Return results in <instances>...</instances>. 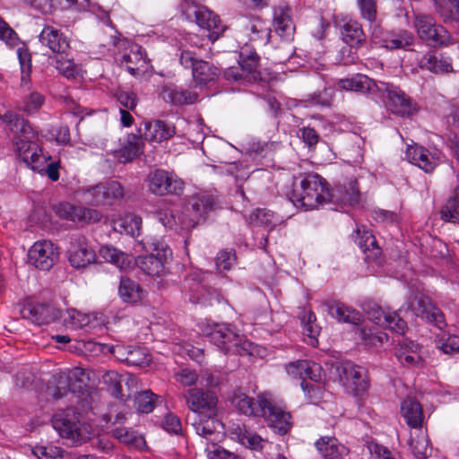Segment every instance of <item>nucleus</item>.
<instances>
[{
  "mask_svg": "<svg viewBox=\"0 0 459 459\" xmlns=\"http://www.w3.org/2000/svg\"><path fill=\"white\" fill-rule=\"evenodd\" d=\"M190 414L186 415V423L190 424L196 434L209 441H215L220 435L219 428L223 425L218 415V397L215 393L201 388H191L186 394Z\"/></svg>",
  "mask_w": 459,
  "mask_h": 459,
  "instance_id": "nucleus-1",
  "label": "nucleus"
},
{
  "mask_svg": "<svg viewBox=\"0 0 459 459\" xmlns=\"http://www.w3.org/2000/svg\"><path fill=\"white\" fill-rule=\"evenodd\" d=\"M289 199L298 208L313 210L331 202L332 195L325 178L318 174H308L299 186L293 185Z\"/></svg>",
  "mask_w": 459,
  "mask_h": 459,
  "instance_id": "nucleus-2",
  "label": "nucleus"
},
{
  "mask_svg": "<svg viewBox=\"0 0 459 459\" xmlns=\"http://www.w3.org/2000/svg\"><path fill=\"white\" fill-rule=\"evenodd\" d=\"M79 413L72 408L56 413L52 418V426L61 437L67 439L72 445L86 442L91 434V426L82 422Z\"/></svg>",
  "mask_w": 459,
  "mask_h": 459,
  "instance_id": "nucleus-3",
  "label": "nucleus"
},
{
  "mask_svg": "<svg viewBox=\"0 0 459 459\" xmlns=\"http://www.w3.org/2000/svg\"><path fill=\"white\" fill-rule=\"evenodd\" d=\"M413 28L420 40L433 48L448 47L455 44L448 30L438 24L434 16L424 13H413Z\"/></svg>",
  "mask_w": 459,
  "mask_h": 459,
  "instance_id": "nucleus-4",
  "label": "nucleus"
},
{
  "mask_svg": "<svg viewBox=\"0 0 459 459\" xmlns=\"http://www.w3.org/2000/svg\"><path fill=\"white\" fill-rule=\"evenodd\" d=\"M209 341L218 349L227 353L242 354V351H247L250 343L244 341L238 334L236 328L227 324H216L210 333H207Z\"/></svg>",
  "mask_w": 459,
  "mask_h": 459,
  "instance_id": "nucleus-5",
  "label": "nucleus"
},
{
  "mask_svg": "<svg viewBox=\"0 0 459 459\" xmlns=\"http://www.w3.org/2000/svg\"><path fill=\"white\" fill-rule=\"evenodd\" d=\"M403 308L406 312H411L417 317L426 319L440 330L446 326L443 312L420 292L411 293L403 304Z\"/></svg>",
  "mask_w": 459,
  "mask_h": 459,
  "instance_id": "nucleus-6",
  "label": "nucleus"
},
{
  "mask_svg": "<svg viewBox=\"0 0 459 459\" xmlns=\"http://www.w3.org/2000/svg\"><path fill=\"white\" fill-rule=\"evenodd\" d=\"M149 191L157 196L180 195L185 187L184 181L174 172L161 169L151 171L146 178Z\"/></svg>",
  "mask_w": 459,
  "mask_h": 459,
  "instance_id": "nucleus-7",
  "label": "nucleus"
},
{
  "mask_svg": "<svg viewBox=\"0 0 459 459\" xmlns=\"http://www.w3.org/2000/svg\"><path fill=\"white\" fill-rule=\"evenodd\" d=\"M154 253L138 256L136 264L146 274L161 277L169 273V265L172 258L171 249L163 244H153Z\"/></svg>",
  "mask_w": 459,
  "mask_h": 459,
  "instance_id": "nucleus-8",
  "label": "nucleus"
},
{
  "mask_svg": "<svg viewBox=\"0 0 459 459\" xmlns=\"http://www.w3.org/2000/svg\"><path fill=\"white\" fill-rule=\"evenodd\" d=\"M187 202L189 206L184 211L187 217L186 226H191L192 229L204 221L207 214L219 206L217 198L206 193H197L190 196Z\"/></svg>",
  "mask_w": 459,
  "mask_h": 459,
  "instance_id": "nucleus-9",
  "label": "nucleus"
},
{
  "mask_svg": "<svg viewBox=\"0 0 459 459\" xmlns=\"http://www.w3.org/2000/svg\"><path fill=\"white\" fill-rule=\"evenodd\" d=\"M339 378L345 389L355 396L363 395L369 387L367 369L352 363L341 367Z\"/></svg>",
  "mask_w": 459,
  "mask_h": 459,
  "instance_id": "nucleus-10",
  "label": "nucleus"
},
{
  "mask_svg": "<svg viewBox=\"0 0 459 459\" xmlns=\"http://www.w3.org/2000/svg\"><path fill=\"white\" fill-rule=\"evenodd\" d=\"M383 98L386 108L399 117H411L417 111V104L399 87L385 84Z\"/></svg>",
  "mask_w": 459,
  "mask_h": 459,
  "instance_id": "nucleus-11",
  "label": "nucleus"
},
{
  "mask_svg": "<svg viewBox=\"0 0 459 459\" xmlns=\"http://www.w3.org/2000/svg\"><path fill=\"white\" fill-rule=\"evenodd\" d=\"M342 36L343 41L349 45L341 50L342 55V61L343 65L354 64L358 59L352 48H359L366 41V35L363 31L361 24L355 20H349L346 22L342 29Z\"/></svg>",
  "mask_w": 459,
  "mask_h": 459,
  "instance_id": "nucleus-12",
  "label": "nucleus"
},
{
  "mask_svg": "<svg viewBox=\"0 0 459 459\" xmlns=\"http://www.w3.org/2000/svg\"><path fill=\"white\" fill-rule=\"evenodd\" d=\"M67 254L70 264L77 269L86 268L96 261L95 251L90 247L86 238L81 234L70 237Z\"/></svg>",
  "mask_w": 459,
  "mask_h": 459,
  "instance_id": "nucleus-13",
  "label": "nucleus"
},
{
  "mask_svg": "<svg viewBox=\"0 0 459 459\" xmlns=\"http://www.w3.org/2000/svg\"><path fill=\"white\" fill-rule=\"evenodd\" d=\"M22 318L38 325H49L63 317V311L49 303H28L21 310Z\"/></svg>",
  "mask_w": 459,
  "mask_h": 459,
  "instance_id": "nucleus-14",
  "label": "nucleus"
},
{
  "mask_svg": "<svg viewBox=\"0 0 459 459\" xmlns=\"http://www.w3.org/2000/svg\"><path fill=\"white\" fill-rule=\"evenodd\" d=\"M30 262L40 270H49L59 258L57 247L50 240L37 241L28 253Z\"/></svg>",
  "mask_w": 459,
  "mask_h": 459,
  "instance_id": "nucleus-15",
  "label": "nucleus"
},
{
  "mask_svg": "<svg viewBox=\"0 0 459 459\" xmlns=\"http://www.w3.org/2000/svg\"><path fill=\"white\" fill-rule=\"evenodd\" d=\"M53 210L59 218L73 222L94 223L100 221L102 217L98 210L75 206L68 203L55 205Z\"/></svg>",
  "mask_w": 459,
  "mask_h": 459,
  "instance_id": "nucleus-16",
  "label": "nucleus"
},
{
  "mask_svg": "<svg viewBox=\"0 0 459 459\" xmlns=\"http://www.w3.org/2000/svg\"><path fill=\"white\" fill-rule=\"evenodd\" d=\"M264 414H260L268 422L270 428L280 435H285L292 427L291 415L290 412L276 405L269 399L262 402Z\"/></svg>",
  "mask_w": 459,
  "mask_h": 459,
  "instance_id": "nucleus-17",
  "label": "nucleus"
},
{
  "mask_svg": "<svg viewBox=\"0 0 459 459\" xmlns=\"http://www.w3.org/2000/svg\"><path fill=\"white\" fill-rule=\"evenodd\" d=\"M267 399L264 394H260L255 401V398L249 396L240 388L235 389L230 397L231 405L239 413L254 417H260V414H264L262 402H266Z\"/></svg>",
  "mask_w": 459,
  "mask_h": 459,
  "instance_id": "nucleus-18",
  "label": "nucleus"
},
{
  "mask_svg": "<svg viewBox=\"0 0 459 459\" xmlns=\"http://www.w3.org/2000/svg\"><path fill=\"white\" fill-rule=\"evenodd\" d=\"M18 156L33 171L42 173L47 158L41 153L38 143L32 139H19L16 142Z\"/></svg>",
  "mask_w": 459,
  "mask_h": 459,
  "instance_id": "nucleus-19",
  "label": "nucleus"
},
{
  "mask_svg": "<svg viewBox=\"0 0 459 459\" xmlns=\"http://www.w3.org/2000/svg\"><path fill=\"white\" fill-rule=\"evenodd\" d=\"M39 40L42 46L47 47L52 53L58 56H67L71 50L68 38L60 30L51 25L44 26L39 36Z\"/></svg>",
  "mask_w": 459,
  "mask_h": 459,
  "instance_id": "nucleus-20",
  "label": "nucleus"
},
{
  "mask_svg": "<svg viewBox=\"0 0 459 459\" xmlns=\"http://www.w3.org/2000/svg\"><path fill=\"white\" fill-rule=\"evenodd\" d=\"M366 313L374 324L389 328L395 333H403L407 328L406 322L396 312L385 313L377 304L369 305Z\"/></svg>",
  "mask_w": 459,
  "mask_h": 459,
  "instance_id": "nucleus-21",
  "label": "nucleus"
},
{
  "mask_svg": "<svg viewBox=\"0 0 459 459\" xmlns=\"http://www.w3.org/2000/svg\"><path fill=\"white\" fill-rule=\"evenodd\" d=\"M354 233V241L365 254V259L368 262L379 263L382 250L372 232L365 226H357Z\"/></svg>",
  "mask_w": 459,
  "mask_h": 459,
  "instance_id": "nucleus-22",
  "label": "nucleus"
},
{
  "mask_svg": "<svg viewBox=\"0 0 459 459\" xmlns=\"http://www.w3.org/2000/svg\"><path fill=\"white\" fill-rule=\"evenodd\" d=\"M285 368L290 376L294 378L301 379L302 382H306L307 378L315 383H319L322 380V367L311 360H297L290 362L285 366Z\"/></svg>",
  "mask_w": 459,
  "mask_h": 459,
  "instance_id": "nucleus-23",
  "label": "nucleus"
},
{
  "mask_svg": "<svg viewBox=\"0 0 459 459\" xmlns=\"http://www.w3.org/2000/svg\"><path fill=\"white\" fill-rule=\"evenodd\" d=\"M195 18L196 24L209 32L208 37L212 42L217 40L225 30L220 17L207 8H198L195 12Z\"/></svg>",
  "mask_w": 459,
  "mask_h": 459,
  "instance_id": "nucleus-24",
  "label": "nucleus"
},
{
  "mask_svg": "<svg viewBox=\"0 0 459 459\" xmlns=\"http://www.w3.org/2000/svg\"><path fill=\"white\" fill-rule=\"evenodd\" d=\"M273 27L275 33L284 40H290L295 32L292 12L289 7H276L273 10Z\"/></svg>",
  "mask_w": 459,
  "mask_h": 459,
  "instance_id": "nucleus-25",
  "label": "nucleus"
},
{
  "mask_svg": "<svg viewBox=\"0 0 459 459\" xmlns=\"http://www.w3.org/2000/svg\"><path fill=\"white\" fill-rule=\"evenodd\" d=\"M117 62L135 76L145 65L142 47L137 44H127L122 56L117 58Z\"/></svg>",
  "mask_w": 459,
  "mask_h": 459,
  "instance_id": "nucleus-26",
  "label": "nucleus"
},
{
  "mask_svg": "<svg viewBox=\"0 0 459 459\" xmlns=\"http://www.w3.org/2000/svg\"><path fill=\"white\" fill-rule=\"evenodd\" d=\"M176 134L174 125L162 121L154 120L144 123L143 139L148 142L161 143L168 141Z\"/></svg>",
  "mask_w": 459,
  "mask_h": 459,
  "instance_id": "nucleus-27",
  "label": "nucleus"
},
{
  "mask_svg": "<svg viewBox=\"0 0 459 459\" xmlns=\"http://www.w3.org/2000/svg\"><path fill=\"white\" fill-rule=\"evenodd\" d=\"M337 85L342 90L360 93L374 94L378 90L377 82L362 74H357L351 77L341 79L338 81Z\"/></svg>",
  "mask_w": 459,
  "mask_h": 459,
  "instance_id": "nucleus-28",
  "label": "nucleus"
},
{
  "mask_svg": "<svg viewBox=\"0 0 459 459\" xmlns=\"http://www.w3.org/2000/svg\"><path fill=\"white\" fill-rule=\"evenodd\" d=\"M160 96L166 102L175 106L192 105L198 99V93L192 89L178 86L164 87Z\"/></svg>",
  "mask_w": 459,
  "mask_h": 459,
  "instance_id": "nucleus-29",
  "label": "nucleus"
},
{
  "mask_svg": "<svg viewBox=\"0 0 459 459\" xmlns=\"http://www.w3.org/2000/svg\"><path fill=\"white\" fill-rule=\"evenodd\" d=\"M327 313L338 322L359 325L361 322V314L344 304L332 300L324 303Z\"/></svg>",
  "mask_w": 459,
  "mask_h": 459,
  "instance_id": "nucleus-30",
  "label": "nucleus"
},
{
  "mask_svg": "<svg viewBox=\"0 0 459 459\" xmlns=\"http://www.w3.org/2000/svg\"><path fill=\"white\" fill-rule=\"evenodd\" d=\"M156 217L166 228L178 230H190L191 226H186L187 217L185 211L178 212L169 207L160 208L156 212Z\"/></svg>",
  "mask_w": 459,
  "mask_h": 459,
  "instance_id": "nucleus-31",
  "label": "nucleus"
},
{
  "mask_svg": "<svg viewBox=\"0 0 459 459\" xmlns=\"http://www.w3.org/2000/svg\"><path fill=\"white\" fill-rule=\"evenodd\" d=\"M409 161L427 173H431L437 165V161L431 156L429 150L422 146H410L406 151Z\"/></svg>",
  "mask_w": 459,
  "mask_h": 459,
  "instance_id": "nucleus-32",
  "label": "nucleus"
},
{
  "mask_svg": "<svg viewBox=\"0 0 459 459\" xmlns=\"http://www.w3.org/2000/svg\"><path fill=\"white\" fill-rule=\"evenodd\" d=\"M0 119L5 123L8 128L16 134H20L19 139H33L35 133L28 121L20 115L6 111L4 115H0Z\"/></svg>",
  "mask_w": 459,
  "mask_h": 459,
  "instance_id": "nucleus-33",
  "label": "nucleus"
},
{
  "mask_svg": "<svg viewBox=\"0 0 459 459\" xmlns=\"http://www.w3.org/2000/svg\"><path fill=\"white\" fill-rule=\"evenodd\" d=\"M401 413L409 427L420 428L424 415L420 403L414 398L408 397L402 402Z\"/></svg>",
  "mask_w": 459,
  "mask_h": 459,
  "instance_id": "nucleus-34",
  "label": "nucleus"
},
{
  "mask_svg": "<svg viewBox=\"0 0 459 459\" xmlns=\"http://www.w3.org/2000/svg\"><path fill=\"white\" fill-rule=\"evenodd\" d=\"M420 346L412 341L403 339L395 347V356L403 366H416L420 362Z\"/></svg>",
  "mask_w": 459,
  "mask_h": 459,
  "instance_id": "nucleus-35",
  "label": "nucleus"
},
{
  "mask_svg": "<svg viewBox=\"0 0 459 459\" xmlns=\"http://www.w3.org/2000/svg\"><path fill=\"white\" fill-rule=\"evenodd\" d=\"M315 446L324 459H343L346 452L345 446L334 437H322Z\"/></svg>",
  "mask_w": 459,
  "mask_h": 459,
  "instance_id": "nucleus-36",
  "label": "nucleus"
},
{
  "mask_svg": "<svg viewBox=\"0 0 459 459\" xmlns=\"http://www.w3.org/2000/svg\"><path fill=\"white\" fill-rule=\"evenodd\" d=\"M331 202L341 203L343 204L354 205L359 203V191L356 180H351L348 186H336L331 190Z\"/></svg>",
  "mask_w": 459,
  "mask_h": 459,
  "instance_id": "nucleus-37",
  "label": "nucleus"
},
{
  "mask_svg": "<svg viewBox=\"0 0 459 459\" xmlns=\"http://www.w3.org/2000/svg\"><path fill=\"white\" fill-rule=\"evenodd\" d=\"M246 31L248 32L250 40L259 41L263 44L270 42L272 29L267 22L259 17H252L245 24Z\"/></svg>",
  "mask_w": 459,
  "mask_h": 459,
  "instance_id": "nucleus-38",
  "label": "nucleus"
},
{
  "mask_svg": "<svg viewBox=\"0 0 459 459\" xmlns=\"http://www.w3.org/2000/svg\"><path fill=\"white\" fill-rule=\"evenodd\" d=\"M143 135L129 134L126 144L119 150L118 158L123 162H129L143 153Z\"/></svg>",
  "mask_w": 459,
  "mask_h": 459,
  "instance_id": "nucleus-39",
  "label": "nucleus"
},
{
  "mask_svg": "<svg viewBox=\"0 0 459 459\" xmlns=\"http://www.w3.org/2000/svg\"><path fill=\"white\" fill-rule=\"evenodd\" d=\"M118 295L123 302L135 304L142 300L143 290L137 281L123 276L119 282Z\"/></svg>",
  "mask_w": 459,
  "mask_h": 459,
  "instance_id": "nucleus-40",
  "label": "nucleus"
},
{
  "mask_svg": "<svg viewBox=\"0 0 459 459\" xmlns=\"http://www.w3.org/2000/svg\"><path fill=\"white\" fill-rule=\"evenodd\" d=\"M219 67L213 64L200 59L192 71L194 81L198 85H206L214 82L220 75Z\"/></svg>",
  "mask_w": 459,
  "mask_h": 459,
  "instance_id": "nucleus-41",
  "label": "nucleus"
},
{
  "mask_svg": "<svg viewBox=\"0 0 459 459\" xmlns=\"http://www.w3.org/2000/svg\"><path fill=\"white\" fill-rule=\"evenodd\" d=\"M232 438L238 440L241 445L254 450L263 448L264 440L257 434L247 430L245 426L236 425L230 429Z\"/></svg>",
  "mask_w": 459,
  "mask_h": 459,
  "instance_id": "nucleus-42",
  "label": "nucleus"
},
{
  "mask_svg": "<svg viewBox=\"0 0 459 459\" xmlns=\"http://www.w3.org/2000/svg\"><path fill=\"white\" fill-rule=\"evenodd\" d=\"M420 66L434 74L453 72L452 60L450 57L438 58L432 53H427L420 60Z\"/></svg>",
  "mask_w": 459,
  "mask_h": 459,
  "instance_id": "nucleus-43",
  "label": "nucleus"
},
{
  "mask_svg": "<svg viewBox=\"0 0 459 459\" xmlns=\"http://www.w3.org/2000/svg\"><path fill=\"white\" fill-rule=\"evenodd\" d=\"M440 217L444 221L459 224V185L441 207Z\"/></svg>",
  "mask_w": 459,
  "mask_h": 459,
  "instance_id": "nucleus-44",
  "label": "nucleus"
},
{
  "mask_svg": "<svg viewBox=\"0 0 459 459\" xmlns=\"http://www.w3.org/2000/svg\"><path fill=\"white\" fill-rule=\"evenodd\" d=\"M413 34L406 30H400L397 32L386 34L384 39V48L390 50L404 49L414 43Z\"/></svg>",
  "mask_w": 459,
  "mask_h": 459,
  "instance_id": "nucleus-45",
  "label": "nucleus"
},
{
  "mask_svg": "<svg viewBox=\"0 0 459 459\" xmlns=\"http://www.w3.org/2000/svg\"><path fill=\"white\" fill-rule=\"evenodd\" d=\"M100 253L107 262L113 264L120 269L129 266L132 261L130 255L112 247H102Z\"/></svg>",
  "mask_w": 459,
  "mask_h": 459,
  "instance_id": "nucleus-46",
  "label": "nucleus"
},
{
  "mask_svg": "<svg viewBox=\"0 0 459 459\" xmlns=\"http://www.w3.org/2000/svg\"><path fill=\"white\" fill-rule=\"evenodd\" d=\"M69 381L70 377L65 373H58L53 376L50 383L53 386H48V391L55 400L61 399L67 394L70 390Z\"/></svg>",
  "mask_w": 459,
  "mask_h": 459,
  "instance_id": "nucleus-47",
  "label": "nucleus"
},
{
  "mask_svg": "<svg viewBox=\"0 0 459 459\" xmlns=\"http://www.w3.org/2000/svg\"><path fill=\"white\" fill-rule=\"evenodd\" d=\"M103 184L96 185L92 187L82 189L80 192L81 199L83 203L92 206L105 205Z\"/></svg>",
  "mask_w": 459,
  "mask_h": 459,
  "instance_id": "nucleus-48",
  "label": "nucleus"
},
{
  "mask_svg": "<svg viewBox=\"0 0 459 459\" xmlns=\"http://www.w3.org/2000/svg\"><path fill=\"white\" fill-rule=\"evenodd\" d=\"M157 395L151 390L139 392L134 395V406L138 412L149 413L152 411L155 407V399Z\"/></svg>",
  "mask_w": 459,
  "mask_h": 459,
  "instance_id": "nucleus-49",
  "label": "nucleus"
},
{
  "mask_svg": "<svg viewBox=\"0 0 459 459\" xmlns=\"http://www.w3.org/2000/svg\"><path fill=\"white\" fill-rule=\"evenodd\" d=\"M190 299L193 303H198L204 306H212L214 302H220V295L214 289L199 286L196 293H193Z\"/></svg>",
  "mask_w": 459,
  "mask_h": 459,
  "instance_id": "nucleus-50",
  "label": "nucleus"
},
{
  "mask_svg": "<svg viewBox=\"0 0 459 459\" xmlns=\"http://www.w3.org/2000/svg\"><path fill=\"white\" fill-rule=\"evenodd\" d=\"M112 436L119 442L128 445L138 446L143 441V438L131 429L125 427H117L112 429Z\"/></svg>",
  "mask_w": 459,
  "mask_h": 459,
  "instance_id": "nucleus-51",
  "label": "nucleus"
},
{
  "mask_svg": "<svg viewBox=\"0 0 459 459\" xmlns=\"http://www.w3.org/2000/svg\"><path fill=\"white\" fill-rule=\"evenodd\" d=\"M249 221L254 226H263L266 228H273L276 224L274 221V213L269 210L261 208L251 212Z\"/></svg>",
  "mask_w": 459,
  "mask_h": 459,
  "instance_id": "nucleus-52",
  "label": "nucleus"
},
{
  "mask_svg": "<svg viewBox=\"0 0 459 459\" xmlns=\"http://www.w3.org/2000/svg\"><path fill=\"white\" fill-rule=\"evenodd\" d=\"M105 205H112L124 197V189L117 181H110L103 184Z\"/></svg>",
  "mask_w": 459,
  "mask_h": 459,
  "instance_id": "nucleus-53",
  "label": "nucleus"
},
{
  "mask_svg": "<svg viewBox=\"0 0 459 459\" xmlns=\"http://www.w3.org/2000/svg\"><path fill=\"white\" fill-rule=\"evenodd\" d=\"M410 446L412 454L418 459H426L431 455L432 448L429 446V439L427 436H420L417 438H412Z\"/></svg>",
  "mask_w": 459,
  "mask_h": 459,
  "instance_id": "nucleus-54",
  "label": "nucleus"
},
{
  "mask_svg": "<svg viewBox=\"0 0 459 459\" xmlns=\"http://www.w3.org/2000/svg\"><path fill=\"white\" fill-rule=\"evenodd\" d=\"M239 57L238 65L241 68V72L245 74L246 76L256 72L260 58L255 51H251L248 54H245L244 51H241Z\"/></svg>",
  "mask_w": 459,
  "mask_h": 459,
  "instance_id": "nucleus-55",
  "label": "nucleus"
},
{
  "mask_svg": "<svg viewBox=\"0 0 459 459\" xmlns=\"http://www.w3.org/2000/svg\"><path fill=\"white\" fill-rule=\"evenodd\" d=\"M237 262V255L234 249H223L215 257L216 268L219 272L230 271Z\"/></svg>",
  "mask_w": 459,
  "mask_h": 459,
  "instance_id": "nucleus-56",
  "label": "nucleus"
},
{
  "mask_svg": "<svg viewBox=\"0 0 459 459\" xmlns=\"http://www.w3.org/2000/svg\"><path fill=\"white\" fill-rule=\"evenodd\" d=\"M69 53H67V56H59L56 60L55 66L65 77L71 79L77 75L78 69L73 58L69 57Z\"/></svg>",
  "mask_w": 459,
  "mask_h": 459,
  "instance_id": "nucleus-57",
  "label": "nucleus"
},
{
  "mask_svg": "<svg viewBox=\"0 0 459 459\" xmlns=\"http://www.w3.org/2000/svg\"><path fill=\"white\" fill-rule=\"evenodd\" d=\"M44 102V96L37 91H33L24 98L21 108L27 114H34L39 111Z\"/></svg>",
  "mask_w": 459,
  "mask_h": 459,
  "instance_id": "nucleus-58",
  "label": "nucleus"
},
{
  "mask_svg": "<svg viewBox=\"0 0 459 459\" xmlns=\"http://www.w3.org/2000/svg\"><path fill=\"white\" fill-rule=\"evenodd\" d=\"M115 96L120 106V108L128 109L132 112H134L139 100L137 95L134 92L118 90L117 91Z\"/></svg>",
  "mask_w": 459,
  "mask_h": 459,
  "instance_id": "nucleus-59",
  "label": "nucleus"
},
{
  "mask_svg": "<svg viewBox=\"0 0 459 459\" xmlns=\"http://www.w3.org/2000/svg\"><path fill=\"white\" fill-rule=\"evenodd\" d=\"M377 0H357L361 17L369 22H374L377 13Z\"/></svg>",
  "mask_w": 459,
  "mask_h": 459,
  "instance_id": "nucleus-60",
  "label": "nucleus"
},
{
  "mask_svg": "<svg viewBox=\"0 0 459 459\" xmlns=\"http://www.w3.org/2000/svg\"><path fill=\"white\" fill-rule=\"evenodd\" d=\"M119 226L124 229L126 234L138 235L142 226V218L135 214H126L120 220Z\"/></svg>",
  "mask_w": 459,
  "mask_h": 459,
  "instance_id": "nucleus-61",
  "label": "nucleus"
},
{
  "mask_svg": "<svg viewBox=\"0 0 459 459\" xmlns=\"http://www.w3.org/2000/svg\"><path fill=\"white\" fill-rule=\"evenodd\" d=\"M68 318H65V324L71 325L74 328H82L88 325L91 322L89 315L82 313L76 309L71 308L66 310Z\"/></svg>",
  "mask_w": 459,
  "mask_h": 459,
  "instance_id": "nucleus-62",
  "label": "nucleus"
},
{
  "mask_svg": "<svg viewBox=\"0 0 459 459\" xmlns=\"http://www.w3.org/2000/svg\"><path fill=\"white\" fill-rule=\"evenodd\" d=\"M151 360L150 355L141 347H131L127 364L130 366H144L149 364Z\"/></svg>",
  "mask_w": 459,
  "mask_h": 459,
  "instance_id": "nucleus-63",
  "label": "nucleus"
},
{
  "mask_svg": "<svg viewBox=\"0 0 459 459\" xmlns=\"http://www.w3.org/2000/svg\"><path fill=\"white\" fill-rule=\"evenodd\" d=\"M373 218L377 222H380L385 225H396L400 221V216L398 213L384 209L374 210Z\"/></svg>",
  "mask_w": 459,
  "mask_h": 459,
  "instance_id": "nucleus-64",
  "label": "nucleus"
}]
</instances>
